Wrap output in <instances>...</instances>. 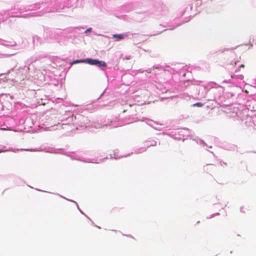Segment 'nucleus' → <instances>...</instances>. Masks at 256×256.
Returning <instances> with one entry per match:
<instances>
[{
    "instance_id": "nucleus-1",
    "label": "nucleus",
    "mask_w": 256,
    "mask_h": 256,
    "mask_svg": "<svg viewBox=\"0 0 256 256\" xmlns=\"http://www.w3.org/2000/svg\"><path fill=\"white\" fill-rule=\"evenodd\" d=\"M78 62L86 63L90 65H96L100 67H105L106 66V62L104 61H101L92 58H86L85 60H76L73 62L72 63L76 64Z\"/></svg>"
},
{
    "instance_id": "nucleus-2",
    "label": "nucleus",
    "mask_w": 256,
    "mask_h": 256,
    "mask_svg": "<svg viewBox=\"0 0 256 256\" xmlns=\"http://www.w3.org/2000/svg\"><path fill=\"white\" fill-rule=\"evenodd\" d=\"M114 38H116L118 40H121L124 38L122 34H114L112 36Z\"/></svg>"
},
{
    "instance_id": "nucleus-3",
    "label": "nucleus",
    "mask_w": 256,
    "mask_h": 256,
    "mask_svg": "<svg viewBox=\"0 0 256 256\" xmlns=\"http://www.w3.org/2000/svg\"><path fill=\"white\" fill-rule=\"evenodd\" d=\"M203 106V104L201 102H196L194 104V106H198V107H202V106Z\"/></svg>"
},
{
    "instance_id": "nucleus-4",
    "label": "nucleus",
    "mask_w": 256,
    "mask_h": 256,
    "mask_svg": "<svg viewBox=\"0 0 256 256\" xmlns=\"http://www.w3.org/2000/svg\"><path fill=\"white\" fill-rule=\"evenodd\" d=\"M92 28H90L88 30H86V32H90Z\"/></svg>"
},
{
    "instance_id": "nucleus-5",
    "label": "nucleus",
    "mask_w": 256,
    "mask_h": 256,
    "mask_svg": "<svg viewBox=\"0 0 256 256\" xmlns=\"http://www.w3.org/2000/svg\"><path fill=\"white\" fill-rule=\"evenodd\" d=\"M240 68H244V65L243 64H242L240 66Z\"/></svg>"
},
{
    "instance_id": "nucleus-6",
    "label": "nucleus",
    "mask_w": 256,
    "mask_h": 256,
    "mask_svg": "<svg viewBox=\"0 0 256 256\" xmlns=\"http://www.w3.org/2000/svg\"><path fill=\"white\" fill-rule=\"evenodd\" d=\"M2 150H0V152H2Z\"/></svg>"
}]
</instances>
